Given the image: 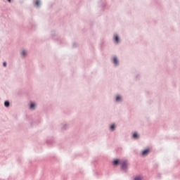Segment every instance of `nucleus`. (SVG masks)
Wrapping results in <instances>:
<instances>
[{"label":"nucleus","instance_id":"obj_1","mask_svg":"<svg viewBox=\"0 0 180 180\" xmlns=\"http://www.w3.org/2000/svg\"><path fill=\"white\" fill-rule=\"evenodd\" d=\"M51 37L52 40H54L58 44H63L64 39L58 37V34L56 31L51 32Z\"/></svg>","mask_w":180,"mask_h":180},{"label":"nucleus","instance_id":"obj_2","mask_svg":"<svg viewBox=\"0 0 180 180\" xmlns=\"http://www.w3.org/2000/svg\"><path fill=\"white\" fill-rule=\"evenodd\" d=\"M129 167V163H127V160H122L120 164L121 169H123V171H126Z\"/></svg>","mask_w":180,"mask_h":180},{"label":"nucleus","instance_id":"obj_3","mask_svg":"<svg viewBox=\"0 0 180 180\" xmlns=\"http://www.w3.org/2000/svg\"><path fill=\"white\" fill-rule=\"evenodd\" d=\"M112 39L115 44H120V43H122V41L120 40V37H119V34H115L112 37Z\"/></svg>","mask_w":180,"mask_h":180},{"label":"nucleus","instance_id":"obj_4","mask_svg":"<svg viewBox=\"0 0 180 180\" xmlns=\"http://www.w3.org/2000/svg\"><path fill=\"white\" fill-rule=\"evenodd\" d=\"M112 64H114L115 67H119V65H120V62L119 61L117 56H113Z\"/></svg>","mask_w":180,"mask_h":180},{"label":"nucleus","instance_id":"obj_5","mask_svg":"<svg viewBox=\"0 0 180 180\" xmlns=\"http://www.w3.org/2000/svg\"><path fill=\"white\" fill-rule=\"evenodd\" d=\"M150 153H151V148H147L144 149L143 150H142L141 155H142V157H147V155L150 154Z\"/></svg>","mask_w":180,"mask_h":180},{"label":"nucleus","instance_id":"obj_6","mask_svg":"<svg viewBox=\"0 0 180 180\" xmlns=\"http://www.w3.org/2000/svg\"><path fill=\"white\" fill-rule=\"evenodd\" d=\"M122 160H120L119 158L114 159L112 162V165H114V167H119V165H120V164H122Z\"/></svg>","mask_w":180,"mask_h":180},{"label":"nucleus","instance_id":"obj_7","mask_svg":"<svg viewBox=\"0 0 180 180\" xmlns=\"http://www.w3.org/2000/svg\"><path fill=\"white\" fill-rule=\"evenodd\" d=\"M32 5L36 8H40L41 6V1L40 0H32Z\"/></svg>","mask_w":180,"mask_h":180},{"label":"nucleus","instance_id":"obj_8","mask_svg":"<svg viewBox=\"0 0 180 180\" xmlns=\"http://www.w3.org/2000/svg\"><path fill=\"white\" fill-rule=\"evenodd\" d=\"M115 102L117 103H122V102H123V97L122 95H117L115 96Z\"/></svg>","mask_w":180,"mask_h":180},{"label":"nucleus","instance_id":"obj_9","mask_svg":"<svg viewBox=\"0 0 180 180\" xmlns=\"http://www.w3.org/2000/svg\"><path fill=\"white\" fill-rule=\"evenodd\" d=\"M8 158L6 157V153L5 152L0 153V162H2V161H5Z\"/></svg>","mask_w":180,"mask_h":180},{"label":"nucleus","instance_id":"obj_10","mask_svg":"<svg viewBox=\"0 0 180 180\" xmlns=\"http://www.w3.org/2000/svg\"><path fill=\"white\" fill-rule=\"evenodd\" d=\"M37 107V104H36V103L30 102V107H29V109H30V110H34V109H36Z\"/></svg>","mask_w":180,"mask_h":180},{"label":"nucleus","instance_id":"obj_11","mask_svg":"<svg viewBox=\"0 0 180 180\" xmlns=\"http://www.w3.org/2000/svg\"><path fill=\"white\" fill-rule=\"evenodd\" d=\"M132 139H134V140H139V139H140V134L136 131L134 132L132 134Z\"/></svg>","mask_w":180,"mask_h":180},{"label":"nucleus","instance_id":"obj_12","mask_svg":"<svg viewBox=\"0 0 180 180\" xmlns=\"http://www.w3.org/2000/svg\"><path fill=\"white\" fill-rule=\"evenodd\" d=\"M117 127V126L116 125V124H112L111 125H110L108 130H110V131H115Z\"/></svg>","mask_w":180,"mask_h":180},{"label":"nucleus","instance_id":"obj_13","mask_svg":"<svg viewBox=\"0 0 180 180\" xmlns=\"http://www.w3.org/2000/svg\"><path fill=\"white\" fill-rule=\"evenodd\" d=\"M99 5H101V8H105L106 6V0H100Z\"/></svg>","mask_w":180,"mask_h":180},{"label":"nucleus","instance_id":"obj_14","mask_svg":"<svg viewBox=\"0 0 180 180\" xmlns=\"http://www.w3.org/2000/svg\"><path fill=\"white\" fill-rule=\"evenodd\" d=\"M46 144L47 146H49V147H51L53 146V144H54V140L51 139V140H46Z\"/></svg>","mask_w":180,"mask_h":180},{"label":"nucleus","instance_id":"obj_15","mask_svg":"<svg viewBox=\"0 0 180 180\" xmlns=\"http://www.w3.org/2000/svg\"><path fill=\"white\" fill-rule=\"evenodd\" d=\"M4 106L5 108H9V106H11V102L9 101V100H6L4 101Z\"/></svg>","mask_w":180,"mask_h":180},{"label":"nucleus","instance_id":"obj_16","mask_svg":"<svg viewBox=\"0 0 180 180\" xmlns=\"http://www.w3.org/2000/svg\"><path fill=\"white\" fill-rule=\"evenodd\" d=\"M41 122V118L40 117H37V120H34V123L35 124H39Z\"/></svg>","mask_w":180,"mask_h":180},{"label":"nucleus","instance_id":"obj_17","mask_svg":"<svg viewBox=\"0 0 180 180\" xmlns=\"http://www.w3.org/2000/svg\"><path fill=\"white\" fill-rule=\"evenodd\" d=\"M20 55H21L22 57H26V56H27V52L26 51V50H22V51L20 52Z\"/></svg>","mask_w":180,"mask_h":180},{"label":"nucleus","instance_id":"obj_18","mask_svg":"<svg viewBox=\"0 0 180 180\" xmlns=\"http://www.w3.org/2000/svg\"><path fill=\"white\" fill-rule=\"evenodd\" d=\"M36 27H37L36 23L32 22V23L31 24V30H36Z\"/></svg>","mask_w":180,"mask_h":180},{"label":"nucleus","instance_id":"obj_19","mask_svg":"<svg viewBox=\"0 0 180 180\" xmlns=\"http://www.w3.org/2000/svg\"><path fill=\"white\" fill-rule=\"evenodd\" d=\"M62 130H67L68 129V124H64L63 127H61Z\"/></svg>","mask_w":180,"mask_h":180},{"label":"nucleus","instance_id":"obj_20","mask_svg":"<svg viewBox=\"0 0 180 180\" xmlns=\"http://www.w3.org/2000/svg\"><path fill=\"white\" fill-rule=\"evenodd\" d=\"M134 180H143V177H141V176H136Z\"/></svg>","mask_w":180,"mask_h":180},{"label":"nucleus","instance_id":"obj_21","mask_svg":"<svg viewBox=\"0 0 180 180\" xmlns=\"http://www.w3.org/2000/svg\"><path fill=\"white\" fill-rule=\"evenodd\" d=\"M72 47H73V49H77V47H78V44L74 43V44H72Z\"/></svg>","mask_w":180,"mask_h":180},{"label":"nucleus","instance_id":"obj_22","mask_svg":"<svg viewBox=\"0 0 180 180\" xmlns=\"http://www.w3.org/2000/svg\"><path fill=\"white\" fill-rule=\"evenodd\" d=\"M3 67H8V63H6V61L3 62Z\"/></svg>","mask_w":180,"mask_h":180},{"label":"nucleus","instance_id":"obj_23","mask_svg":"<svg viewBox=\"0 0 180 180\" xmlns=\"http://www.w3.org/2000/svg\"><path fill=\"white\" fill-rule=\"evenodd\" d=\"M136 79H140V75L139 74L136 75Z\"/></svg>","mask_w":180,"mask_h":180},{"label":"nucleus","instance_id":"obj_24","mask_svg":"<svg viewBox=\"0 0 180 180\" xmlns=\"http://www.w3.org/2000/svg\"><path fill=\"white\" fill-rule=\"evenodd\" d=\"M8 2H9L11 4V2H12V0H7Z\"/></svg>","mask_w":180,"mask_h":180},{"label":"nucleus","instance_id":"obj_25","mask_svg":"<svg viewBox=\"0 0 180 180\" xmlns=\"http://www.w3.org/2000/svg\"><path fill=\"white\" fill-rule=\"evenodd\" d=\"M96 174L98 175V172H96Z\"/></svg>","mask_w":180,"mask_h":180}]
</instances>
